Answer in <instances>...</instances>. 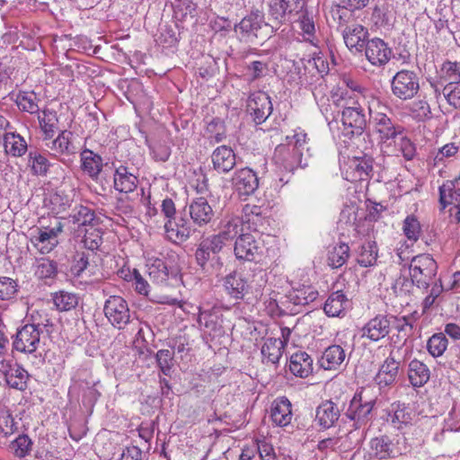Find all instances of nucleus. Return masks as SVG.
Returning <instances> with one entry per match:
<instances>
[{
	"label": "nucleus",
	"instance_id": "28",
	"mask_svg": "<svg viewBox=\"0 0 460 460\" xmlns=\"http://www.w3.org/2000/svg\"><path fill=\"white\" fill-rule=\"evenodd\" d=\"M345 349L340 345H331L319 358V365L325 370H338L346 359Z\"/></svg>",
	"mask_w": 460,
	"mask_h": 460
},
{
	"label": "nucleus",
	"instance_id": "50",
	"mask_svg": "<svg viewBox=\"0 0 460 460\" xmlns=\"http://www.w3.org/2000/svg\"><path fill=\"white\" fill-rule=\"evenodd\" d=\"M50 164L46 156L38 151H31L28 155V167L35 175L47 173Z\"/></svg>",
	"mask_w": 460,
	"mask_h": 460
},
{
	"label": "nucleus",
	"instance_id": "47",
	"mask_svg": "<svg viewBox=\"0 0 460 460\" xmlns=\"http://www.w3.org/2000/svg\"><path fill=\"white\" fill-rule=\"evenodd\" d=\"M460 430V402H456L448 412L447 417L444 420V427L440 435L436 434L434 439L442 440V435L447 432H456Z\"/></svg>",
	"mask_w": 460,
	"mask_h": 460
},
{
	"label": "nucleus",
	"instance_id": "54",
	"mask_svg": "<svg viewBox=\"0 0 460 460\" xmlns=\"http://www.w3.org/2000/svg\"><path fill=\"white\" fill-rule=\"evenodd\" d=\"M372 453L379 459H385L393 453V445L385 437L375 438L370 442Z\"/></svg>",
	"mask_w": 460,
	"mask_h": 460
},
{
	"label": "nucleus",
	"instance_id": "58",
	"mask_svg": "<svg viewBox=\"0 0 460 460\" xmlns=\"http://www.w3.org/2000/svg\"><path fill=\"white\" fill-rule=\"evenodd\" d=\"M17 104L21 110L31 114L37 113L40 111L37 97L34 93L20 94L17 98Z\"/></svg>",
	"mask_w": 460,
	"mask_h": 460
},
{
	"label": "nucleus",
	"instance_id": "36",
	"mask_svg": "<svg viewBox=\"0 0 460 460\" xmlns=\"http://www.w3.org/2000/svg\"><path fill=\"white\" fill-rule=\"evenodd\" d=\"M146 271L149 278L156 284H164L170 277L176 273L170 270L162 259H149L146 263Z\"/></svg>",
	"mask_w": 460,
	"mask_h": 460
},
{
	"label": "nucleus",
	"instance_id": "27",
	"mask_svg": "<svg viewBox=\"0 0 460 460\" xmlns=\"http://www.w3.org/2000/svg\"><path fill=\"white\" fill-rule=\"evenodd\" d=\"M189 213L192 221L199 226L208 224L214 217V211L205 198H197L189 205Z\"/></svg>",
	"mask_w": 460,
	"mask_h": 460
},
{
	"label": "nucleus",
	"instance_id": "9",
	"mask_svg": "<svg viewBox=\"0 0 460 460\" xmlns=\"http://www.w3.org/2000/svg\"><path fill=\"white\" fill-rule=\"evenodd\" d=\"M437 262L429 254H420L412 258L409 271L412 281L419 288H427L437 273Z\"/></svg>",
	"mask_w": 460,
	"mask_h": 460
},
{
	"label": "nucleus",
	"instance_id": "12",
	"mask_svg": "<svg viewBox=\"0 0 460 460\" xmlns=\"http://www.w3.org/2000/svg\"><path fill=\"white\" fill-rule=\"evenodd\" d=\"M31 324H26L22 327L16 333L13 341V348L23 353H33L39 347L40 341V330L41 326H46L49 320L46 323L43 321L36 322Z\"/></svg>",
	"mask_w": 460,
	"mask_h": 460
},
{
	"label": "nucleus",
	"instance_id": "57",
	"mask_svg": "<svg viewBox=\"0 0 460 460\" xmlns=\"http://www.w3.org/2000/svg\"><path fill=\"white\" fill-rule=\"evenodd\" d=\"M83 243L86 249L97 250L102 243V233L99 228L92 226L85 230Z\"/></svg>",
	"mask_w": 460,
	"mask_h": 460
},
{
	"label": "nucleus",
	"instance_id": "42",
	"mask_svg": "<svg viewBox=\"0 0 460 460\" xmlns=\"http://www.w3.org/2000/svg\"><path fill=\"white\" fill-rule=\"evenodd\" d=\"M4 147L7 155L13 157L22 156L28 150L27 141L18 133L4 134Z\"/></svg>",
	"mask_w": 460,
	"mask_h": 460
},
{
	"label": "nucleus",
	"instance_id": "62",
	"mask_svg": "<svg viewBox=\"0 0 460 460\" xmlns=\"http://www.w3.org/2000/svg\"><path fill=\"white\" fill-rule=\"evenodd\" d=\"M441 76L448 83H460V63L445 62L441 67Z\"/></svg>",
	"mask_w": 460,
	"mask_h": 460
},
{
	"label": "nucleus",
	"instance_id": "6",
	"mask_svg": "<svg viewBox=\"0 0 460 460\" xmlns=\"http://www.w3.org/2000/svg\"><path fill=\"white\" fill-rule=\"evenodd\" d=\"M265 243L266 240L261 233H243L235 241L234 255L238 260L261 261L262 258L270 256Z\"/></svg>",
	"mask_w": 460,
	"mask_h": 460
},
{
	"label": "nucleus",
	"instance_id": "4",
	"mask_svg": "<svg viewBox=\"0 0 460 460\" xmlns=\"http://www.w3.org/2000/svg\"><path fill=\"white\" fill-rule=\"evenodd\" d=\"M64 225L58 217H41L30 234L32 246L41 254L51 252L59 243Z\"/></svg>",
	"mask_w": 460,
	"mask_h": 460
},
{
	"label": "nucleus",
	"instance_id": "15",
	"mask_svg": "<svg viewBox=\"0 0 460 460\" xmlns=\"http://www.w3.org/2000/svg\"><path fill=\"white\" fill-rule=\"evenodd\" d=\"M231 183L233 190L239 197H247L257 190L259 179L252 169L243 167L234 172Z\"/></svg>",
	"mask_w": 460,
	"mask_h": 460
},
{
	"label": "nucleus",
	"instance_id": "38",
	"mask_svg": "<svg viewBox=\"0 0 460 460\" xmlns=\"http://www.w3.org/2000/svg\"><path fill=\"white\" fill-rule=\"evenodd\" d=\"M243 228L248 233H261L260 228L263 225L264 217L261 214V208L255 205H246L243 208Z\"/></svg>",
	"mask_w": 460,
	"mask_h": 460
},
{
	"label": "nucleus",
	"instance_id": "51",
	"mask_svg": "<svg viewBox=\"0 0 460 460\" xmlns=\"http://www.w3.org/2000/svg\"><path fill=\"white\" fill-rule=\"evenodd\" d=\"M377 259V249L374 242H367L362 244L358 255V262L363 267L374 265Z\"/></svg>",
	"mask_w": 460,
	"mask_h": 460
},
{
	"label": "nucleus",
	"instance_id": "26",
	"mask_svg": "<svg viewBox=\"0 0 460 460\" xmlns=\"http://www.w3.org/2000/svg\"><path fill=\"white\" fill-rule=\"evenodd\" d=\"M292 405L287 397H278L270 407V419L276 426L286 427L292 420Z\"/></svg>",
	"mask_w": 460,
	"mask_h": 460
},
{
	"label": "nucleus",
	"instance_id": "23",
	"mask_svg": "<svg viewBox=\"0 0 460 460\" xmlns=\"http://www.w3.org/2000/svg\"><path fill=\"white\" fill-rule=\"evenodd\" d=\"M364 48L367 59L373 66H383L391 58L392 49L381 39L374 38L368 40Z\"/></svg>",
	"mask_w": 460,
	"mask_h": 460
},
{
	"label": "nucleus",
	"instance_id": "31",
	"mask_svg": "<svg viewBox=\"0 0 460 460\" xmlns=\"http://www.w3.org/2000/svg\"><path fill=\"white\" fill-rule=\"evenodd\" d=\"M313 358L305 351H297L289 358V371L296 376L306 378L313 373Z\"/></svg>",
	"mask_w": 460,
	"mask_h": 460
},
{
	"label": "nucleus",
	"instance_id": "64",
	"mask_svg": "<svg viewBox=\"0 0 460 460\" xmlns=\"http://www.w3.org/2000/svg\"><path fill=\"white\" fill-rule=\"evenodd\" d=\"M256 449L261 460H276L277 458L273 446L265 438L257 441Z\"/></svg>",
	"mask_w": 460,
	"mask_h": 460
},
{
	"label": "nucleus",
	"instance_id": "46",
	"mask_svg": "<svg viewBox=\"0 0 460 460\" xmlns=\"http://www.w3.org/2000/svg\"><path fill=\"white\" fill-rule=\"evenodd\" d=\"M33 447L32 439L26 434L19 435L10 444V448L13 455L19 458L23 459L31 456Z\"/></svg>",
	"mask_w": 460,
	"mask_h": 460
},
{
	"label": "nucleus",
	"instance_id": "56",
	"mask_svg": "<svg viewBox=\"0 0 460 460\" xmlns=\"http://www.w3.org/2000/svg\"><path fill=\"white\" fill-rule=\"evenodd\" d=\"M268 72V64L262 61H252L246 66L244 74L247 81L253 82L266 75Z\"/></svg>",
	"mask_w": 460,
	"mask_h": 460
},
{
	"label": "nucleus",
	"instance_id": "43",
	"mask_svg": "<svg viewBox=\"0 0 460 460\" xmlns=\"http://www.w3.org/2000/svg\"><path fill=\"white\" fill-rule=\"evenodd\" d=\"M318 296L317 290L311 286H303L292 289L286 296L287 302L294 305H305L314 302Z\"/></svg>",
	"mask_w": 460,
	"mask_h": 460
},
{
	"label": "nucleus",
	"instance_id": "19",
	"mask_svg": "<svg viewBox=\"0 0 460 460\" xmlns=\"http://www.w3.org/2000/svg\"><path fill=\"white\" fill-rule=\"evenodd\" d=\"M247 106L256 124H261L265 121L272 111V103L270 96L261 91L250 95Z\"/></svg>",
	"mask_w": 460,
	"mask_h": 460
},
{
	"label": "nucleus",
	"instance_id": "44",
	"mask_svg": "<svg viewBox=\"0 0 460 460\" xmlns=\"http://www.w3.org/2000/svg\"><path fill=\"white\" fill-rule=\"evenodd\" d=\"M409 380L415 387H420L429 379V369L420 360L413 359L409 364Z\"/></svg>",
	"mask_w": 460,
	"mask_h": 460
},
{
	"label": "nucleus",
	"instance_id": "49",
	"mask_svg": "<svg viewBox=\"0 0 460 460\" xmlns=\"http://www.w3.org/2000/svg\"><path fill=\"white\" fill-rule=\"evenodd\" d=\"M72 222L77 226H90V227L94 226L98 218L95 217L94 212L84 206L75 207L73 210V214L70 216Z\"/></svg>",
	"mask_w": 460,
	"mask_h": 460
},
{
	"label": "nucleus",
	"instance_id": "40",
	"mask_svg": "<svg viewBox=\"0 0 460 460\" xmlns=\"http://www.w3.org/2000/svg\"><path fill=\"white\" fill-rule=\"evenodd\" d=\"M80 157L82 170L93 180H96L102 168V157L89 149L82 151Z\"/></svg>",
	"mask_w": 460,
	"mask_h": 460
},
{
	"label": "nucleus",
	"instance_id": "61",
	"mask_svg": "<svg viewBox=\"0 0 460 460\" xmlns=\"http://www.w3.org/2000/svg\"><path fill=\"white\" fill-rule=\"evenodd\" d=\"M443 95L448 103L455 108H460V83H448L443 89Z\"/></svg>",
	"mask_w": 460,
	"mask_h": 460
},
{
	"label": "nucleus",
	"instance_id": "8",
	"mask_svg": "<svg viewBox=\"0 0 460 460\" xmlns=\"http://www.w3.org/2000/svg\"><path fill=\"white\" fill-rule=\"evenodd\" d=\"M420 90L417 74L408 69L398 71L391 80L392 93L402 101L412 99Z\"/></svg>",
	"mask_w": 460,
	"mask_h": 460
},
{
	"label": "nucleus",
	"instance_id": "41",
	"mask_svg": "<svg viewBox=\"0 0 460 460\" xmlns=\"http://www.w3.org/2000/svg\"><path fill=\"white\" fill-rule=\"evenodd\" d=\"M239 233H245L243 228V221L238 217H226L220 225V232L216 234L226 244L229 240L234 239Z\"/></svg>",
	"mask_w": 460,
	"mask_h": 460
},
{
	"label": "nucleus",
	"instance_id": "48",
	"mask_svg": "<svg viewBox=\"0 0 460 460\" xmlns=\"http://www.w3.org/2000/svg\"><path fill=\"white\" fill-rule=\"evenodd\" d=\"M349 256V247L348 244L341 243L332 249L328 252V265L333 269H338L345 264Z\"/></svg>",
	"mask_w": 460,
	"mask_h": 460
},
{
	"label": "nucleus",
	"instance_id": "25",
	"mask_svg": "<svg viewBox=\"0 0 460 460\" xmlns=\"http://www.w3.org/2000/svg\"><path fill=\"white\" fill-rule=\"evenodd\" d=\"M167 238L173 243L185 242L190 235V223L182 217L168 219L164 224Z\"/></svg>",
	"mask_w": 460,
	"mask_h": 460
},
{
	"label": "nucleus",
	"instance_id": "20",
	"mask_svg": "<svg viewBox=\"0 0 460 460\" xmlns=\"http://www.w3.org/2000/svg\"><path fill=\"white\" fill-rule=\"evenodd\" d=\"M391 319L386 315H376L370 319L360 330L361 338L378 341L387 336L391 329Z\"/></svg>",
	"mask_w": 460,
	"mask_h": 460
},
{
	"label": "nucleus",
	"instance_id": "45",
	"mask_svg": "<svg viewBox=\"0 0 460 460\" xmlns=\"http://www.w3.org/2000/svg\"><path fill=\"white\" fill-rule=\"evenodd\" d=\"M40 129L43 133V140L52 138L58 130L57 112L50 110H44L38 115Z\"/></svg>",
	"mask_w": 460,
	"mask_h": 460
},
{
	"label": "nucleus",
	"instance_id": "53",
	"mask_svg": "<svg viewBox=\"0 0 460 460\" xmlns=\"http://www.w3.org/2000/svg\"><path fill=\"white\" fill-rule=\"evenodd\" d=\"M262 22V16L259 13H252L244 17L236 27L242 33L246 35L253 34L261 28Z\"/></svg>",
	"mask_w": 460,
	"mask_h": 460
},
{
	"label": "nucleus",
	"instance_id": "11",
	"mask_svg": "<svg viewBox=\"0 0 460 460\" xmlns=\"http://www.w3.org/2000/svg\"><path fill=\"white\" fill-rule=\"evenodd\" d=\"M439 202L443 208H448L451 222H460V175L447 181L439 187Z\"/></svg>",
	"mask_w": 460,
	"mask_h": 460
},
{
	"label": "nucleus",
	"instance_id": "55",
	"mask_svg": "<svg viewBox=\"0 0 460 460\" xmlns=\"http://www.w3.org/2000/svg\"><path fill=\"white\" fill-rule=\"evenodd\" d=\"M447 347V340L443 333L434 334L428 341L427 348L433 357L441 356Z\"/></svg>",
	"mask_w": 460,
	"mask_h": 460
},
{
	"label": "nucleus",
	"instance_id": "34",
	"mask_svg": "<svg viewBox=\"0 0 460 460\" xmlns=\"http://www.w3.org/2000/svg\"><path fill=\"white\" fill-rule=\"evenodd\" d=\"M284 349V341L277 338H266L261 345L262 362L276 365L279 363Z\"/></svg>",
	"mask_w": 460,
	"mask_h": 460
},
{
	"label": "nucleus",
	"instance_id": "63",
	"mask_svg": "<svg viewBox=\"0 0 460 460\" xmlns=\"http://www.w3.org/2000/svg\"><path fill=\"white\" fill-rule=\"evenodd\" d=\"M17 292L16 282L8 277H0V299L8 300L14 296Z\"/></svg>",
	"mask_w": 460,
	"mask_h": 460
},
{
	"label": "nucleus",
	"instance_id": "52",
	"mask_svg": "<svg viewBox=\"0 0 460 460\" xmlns=\"http://www.w3.org/2000/svg\"><path fill=\"white\" fill-rule=\"evenodd\" d=\"M53 302L59 311H69L78 304V297L74 293L59 291L54 294Z\"/></svg>",
	"mask_w": 460,
	"mask_h": 460
},
{
	"label": "nucleus",
	"instance_id": "39",
	"mask_svg": "<svg viewBox=\"0 0 460 460\" xmlns=\"http://www.w3.org/2000/svg\"><path fill=\"white\" fill-rule=\"evenodd\" d=\"M114 188L123 193L132 192L137 184V178L125 166H119L114 173Z\"/></svg>",
	"mask_w": 460,
	"mask_h": 460
},
{
	"label": "nucleus",
	"instance_id": "35",
	"mask_svg": "<svg viewBox=\"0 0 460 460\" xmlns=\"http://www.w3.org/2000/svg\"><path fill=\"white\" fill-rule=\"evenodd\" d=\"M339 417L340 410L332 401L322 402L316 409L315 420L323 429L331 428Z\"/></svg>",
	"mask_w": 460,
	"mask_h": 460
},
{
	"label": "nucleus",
	"instance_id": "14",
	"mask_svg": "<svg viewBox=\"0 0 460 460\" xmlns=\"http://www.w3.org/2000/svg\"><path fill=\"white\" fill-rule=\"evenodd\" d=\"M364 218V212L359 208L358 202L349 200L344 204L338 224L341 228L348 230V232L352 231L355 234H361V225Z\"/></svg>",
	"mask_w": 460,
	"mask_h": 460
},
{
	"label": "nucleus",
	"instance_id": "7",
	"mask_svg": "<svg viewBox=\"0 0 460 460\" xmlns=\"http://www.w3.org/2000/svg\"><path fill=\"white\" fill-rule=\"evenodd\" d=\"M407 354L408 349L402 347H397L391 350L375 377L380 387L391 385L396 381L399 367L404 361Z\"/></svg>",
	"mask_w": 460,
	"mask_h": 460
},
{
	"label": "nucleus",
	"instance_id": "18",
	"mask_svg": "<svg viewBox=\"0 0 460 460\" xmlns=\"http://www.w3.org/2000/svg\"><path fill=\"white\" fill-rule=\"evenodd\" d=\"M226 293L234 299H243L252 293V285L242 272L233 271L223 279Z\"/></svg>",
	"mask_w": 460,
	"mask_h": 460
},
{
	"label": "nucleus",
	"instance_id": "59",
	"mask_svg": "<svg viewBox=\"0 0 460 460\" xmlns=\"http://www.w3.org/2000/svg\"><path fill=\"white\" fill-rule=\"evenodd\" d=\"M402 230L410 241L416 242L420 234V222L413 216H408L403 221Z\"/></svg>",
	"mask_w": 460,
	"mask_h": 460
},
{
	"label": "nucleus",
	"instance_id": "24",
	"mask_svg": "<svg viewBox=\"0 0 460 460\" xmlns=\"http://www.w3.org/2000/svg\"><path fill=\"white\" fill-rule=\"evenodd\" d=\"M415 417L416 414L412 408L404 403L394 402L391 405L387 420L394 428L403 430L412 424Z\"/></svg>",
	"mask_w": 460,
	"mask_h": 460
},
{
	"label": "nucleus",
	"instance_id": "32",
	"mask_svg": "<svg viewBox=\"0 0 460 460\" xmlns=\"http://www.w3.org/2000/svg\"><path fill=\"white\" fill-rule=\"evenodd\" d=\"M367 31L362 25L347 26L343 31L344 42L350 50L361 51L367 44Z\"/></svg>",
	"mask_w": 460,
	"mask_h": 460
},
{
	"label": "nucleus",
	"instance_id": "1",
	"mask_svg": "<svg viewBox=\"0 0 460 460\" xmlns=\"http://www.w3.org/2000/svg\"><path fill=\"white\" fill-rule=\"evenodd\" d=\"M343 84L349 88L342 90L339 96L348 92L352 96L367 106L370 121L375 132L378 135L380 148L388 155L402 156L405 160H411L416 155L414 144L402 132L401 126L395 125L387 116L388 107L368 91L362 90L359 84L350 78H344Z\"/></svg>",
	"mask_w": 460,
	"mask_h": 460
},
{
	"label": "nucleus",
	"instance_id": "2",
	"mask_svg": "<svg viewBox=\"0 0 460 460\" xmlns=\"http://www.w3.org/2000/svg\"><path fill=\"white\" fill-rule=\"evenodd\" d=\"M333 102L343 110L341 111V127H339L337 133L334 132L333 127L337 122L329 123L330 129L333 132V137L338 140V146L345 145L346 147L351 146H360L365 140L364 129L366 127V119L363 110L358 100L349 96L346 92L340 95L334 93L332 96Z\"/></svg>",
	"mask_w": 460,
	"mask_h": 460
},
{
	"label": "nucleus",
	"instance_id": "10",
	"mask_svg": "<svg viewBox=\"0 0 460 460\" xmlns=\"http://www.w3.org/2000/svg\"><path fill=\"white\" fill-rule=\"evenodd\" d=\"M365 390L357 392L350 400L349 405L344 413L346 419L353 422L354 429H359L370 420L374 407L373 400L365 399Z\"/></svg>",
	"mask_w": 460,
	"mask_h": 460
},
{
	"label": "nucleus",
	"instance_id": "21",
	"mask_svg": "<svg viewBox=\"0 0 460 460\" xmlns=\"http://www.w3.org/2000/svg\"><path fill=\"white\" fill-rule=\"evenodd\" d=\"M270 13L276 20L285 17L291 19L297 16L308 7L305 0H271L270 3Z\"/></svg>",
	"mask_w": 460,
	"mask_h": 460
},
{
	"label": "nucleus",
	"instance_id": "13",
	"mask_svg": "<svg viewBox=\"0 0 460 460\" xmlns=\"http://www.w3.org/2000/svg\"><path fill=\"white\" fill-rule=\"evenodd\" d=\"M105 317L112 326L123 329L130 320V312L127 301L119 296H111L104 304Z\"/></svg>",
	"mask_w": 460,
	"mask_h": 460
},
{
	"label": "nucleus",
	"instance_id": "22",
	"mask_svg": "<svg viewBox=\"0 0 460 460\" xmlns=\"http://www.w3.org/2000/svg\"><path fill=\"white\" fill-rule=\"evenodd\" d=\"M224 246V242L216 234L202 240L195 253L198 264L204 267L210 260H216L218 262L219 257L217 254Z\"/></svg>",
	"mask_w": 460,
	"mask_h": 460
},
{
	"label": "nucleus",
	"instance_id": "17",
	"mask_svg": "<svg viewBox=\"0 0 460 460\" xmlns=\"http://www.w3.org/2000/svg\"><path fill=\"white\" fill-rule=\"evenodd\" d=\"M198 324L199 329L211 337L218 336L223 332L222 311L220 307L213 306L209 309L198 308Z\"/></svg>",
	"mask_w": 460,
	"mask_h": 460
},
{
	"label": "nucleus",
	"instance_id": "16",
	"mask_svg": "<svg viewBox=\"0 0 460 460\" xmlns=\"http://www.w3.org/2000/svg\"><path fill=\"white\" fill-rule=\"evenodd\" d=\"M0 374L10 387L20 391L26 389L29 374L13 359L0 360Z\"/></svg>",
	"mask_w": 460,
	"mask_h": 460
},
{
	"label": "nucleus",
	"instance_id": "60",
	"mask_svg": "<svg viewBox=\"0 0 460 460\" xmlns=\"http://www.w3.org/2000/svg\"><path fill=\"white\" fill-rule=\"evenodd\" d=\"M57 271L56 263L49 259H40L36 261L35 274L40 279L52 278Z\"/></svg>",
	"mask_w": 460,
	"mask_h": 460
},
{
	"label": "nucleus",
	"instance_id": "30",
	"mask_svg": "<svg viewBox=\"0 0 460 460\" xmlns=\"http://www.w3.org/2000/svg\"><path fill=\"white\" fill-rule=\"evenodd\" d=\"M72 136V132L62 130L56 138L52 137L44 140L45 146L56 156L75 154L76 148L71 142Z\"/></svg>",
	"mask_w": 460,
	"mask_h": 460
},
{
	"label": "nucleus",
	"instance_id": "5",
	"mask_svg": "<svg viewBox=\"0 0 460 460\" xmlns=\"http://www.w3.org/2000/svg\"><path fill=\"white\" fill-rule=\"evenodd\" d=\"M306 144V133L297 128L294 130L293 135L286 137V143L276 147L273 160L285 170L292 171L296 166L302 165V156Z\"/></svg>",
	"mask_w": 460,
	"mask_h": 460
},
{
	"label": "nucleus",
	"instance_id": "29",
	"mask_svg": "<svg viewBox=\"0 0 460 460\" xmlns=\"http://www.w3.org/2000/svg\"><path fill=\"white\" fill-rule=\"evenodd\" d=\"M213 167L218 172H228L235 165V154L233 149L226 146L217 147L211 155Z\"/></svg>",
	"mask_w": 460,
	"mask_h": 460
},
{
	"label": "nucleus",
	"instance_id": "33",
	"mask_svg": "<svg viewBox=\"0 0 460 460\" xmlns=\"http://www.w3.org/2000/svg\"><path fill=\"white\" fill-rule=\"evenodd\" d=\"M350 307L349 300L341 291L332 293L325 301L323 311L330 317L343 315Z\"/></svg>",
	"mask_w": 460,
	"mask_h": 460
},
{
	"label": "nucleus",
	"instance_id": "37",
	"mask_svg": "<svg viewBox=\"0 0 460 460\" xmlns=\"http://www.w3.org/2000/svg\"><path fill=\"white\" fill-rule=\"evenodd\" d=\"M305 40L314 43L316 32V17L313 9L307 8L295 20Z\"/></svg>",
	"mask_w": 460,
	"mask_h": 460
},
{
	"label": "nucleus",
	"instance_id": "3",
	"mask_svg": "<svg viewBox=\"0 0 460 460\" xmlns=\"http://www.w3.org/2000/svg\"><path fill=\"white\" fill-rule=\"evenodd\" d=\"M355 148L359 147L339 146L341 172L344 179L351 182L367 181L373 170V161L362 152L354 150Z\"/></svg>",
	"mask_w": 460,
	"mask_h": 460
}]
</instances>
